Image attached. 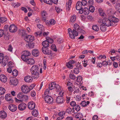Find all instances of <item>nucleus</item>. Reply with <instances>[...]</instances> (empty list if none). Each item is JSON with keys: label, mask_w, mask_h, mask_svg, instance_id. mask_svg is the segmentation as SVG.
Wrapping results in <instances>:
<instances>
[{"label": "nucleus", "mask_w": 120, "mask_h": 120, "mask_svg": "<svg viewBox=\"0 0 120 120\" xmlns=\"http://www.w3.org/2000/svg\"><path fill=\"white\" fill-rule=\"evenodd\" d=\"M13 64L12 62L10 61L8 63V65L9 67L12 68L13 67Z\"/></svg>", "instance_id": "nucleus-55"}, {"label": "nucleus", "mask_w": 120, "mask_h": 120, "mask_svg": "<svg viewBox=\"0 0 120 120\" xmlns=\"http://www.w3.org/2000/svg\"><path fill=\"white\" fill-rule=\"evenodd\" d=\"M31 53L30 52L27 51H24L23 54L21 56V58L22 60H26V59H28V56H30Z\"/></svg>", "instance_id": "nucleus-3"}, {"label": "nucleus", "mask_w": 120, "mask_h": 120, "mask_svg": "<svg viewBox=\"0 0 120 120\" xmlns=\"http://www.w3.org/2000/svg\"><path fill=\"white\" fill-rule=\"evenodd\" d=\"M74 29L73 30V32L74 33H76L75 35L76 36H78V34L77 31L79 30L80 27L77 24L75 23L74 25Z\"/></svg>", "instance_id": "nucleus-9"}, {"label": "nucleus", "mask_w": 120, "mask_h": 120, "mask_svg": "<svg viewBox=\"0 0 120 120\" xmlns=\"http://www.w3.org/2000/svg\"><path fill=\"white\" fill-rule=\"evenodd\" d=\"M46 38L48 40L49 43L52 44L53 42V40L49 37H46Z\"/></svg>", "instance_id": "nucleus-42"}, {"label": "nucleus", "mask_w": 120, "mask_h": 120, "mask_svg": "<svg viewBox=\"0 0 120 120\" xmlns=\"http://www.w3.org/2000/svg\"><path fill=\"white\" fill-rule=\"evenodd\" d=\"M42 44L43 46V47L46 48L48 47L49 46V43L47 40L43 41L42 43Z\"/></svg>", "instance_id": "nucleus-27"}, {"label": "nucleus", "mask_w": 120, "mask_h": 120, "mask_svg": "<svg viewBox=\"0 0 120 120\" xmlns=\"http://www.w3.org/2000/svg\"><path fill=\"white\" fill-rule=\"evenodd\" d=\"M83 11V13L86 15H88L89 13L88 9L86 8H84Z\"/></svg>", "instance_id": "nucleus-37"}, {"label": "nucleus", "mask_w": 120, "mask_h": 120, "mask_svg": "<svg viewBox=\"0 0 120 120\" xmlns=\"http://www.w3.org/2000/svg\"><path fill=\"white\" fill-rule=\"evenodd\" d=\"M83 117V115L82 113H78L77 115H75V117L76 118L79 119L80 118H81Z\"/></svg>", "instance_id": "nucleus-46"}, {"label": "nucleus", "mask_w": 120, "mask_h": 120, "mask_svg": "<svg viewBox=\"0 0 120 120\" xmlns=\"http://www.w3.org/2000/svg\"><path fill=\"white\" fill-rule=\"evenodd\" d=\"M42 34V33L41 31L35 33V35L37 37H39L41 36Z\"/></svg>", "instance_id": "nucleus-44"}, {"label": "nucleus", "mask_w": 120, "mask_h": 120, "mask_svg": "<svg viewBox=\"0 0 120 120\" xmlns=\"http://www.w3.org/2000/svg\"><path fill=\"white\" fill-rule=\"evenodd\" d=\"M27 106V105L25 103H21L18 105V109L19 110L22 111L24 110Z\"/></svg>", "instance_id": "nucleus-11"}, {"label": "nucleus", "mask_w": 120, "mask_h": 120, "mask_svg": "<svg viewBox=\"0 0 120 120\" xmlns=\"http://www.w3.org/2000/svg\"><path fill=\"white\" fill-rule=\"evenodd\" d=\"M51 49L54 51L56 52L57 51V50L56 49V45L54 44H52V45L51 46Z\"/></svg>", "instance_id": "nucleus-47"}, {"label": "nucleus", "mask_w": 120, "mask_h": 120, "mask_svg": "<svg viewBox=\"0 0 120 120\" xmlns=\"http://www.w3.org/2000/svg\"><path fill=\"white\" fill-rule=\"evenodd\" d=\"M56 91L58 92L60 91L61 90V87H60L57 84L56 85Z\"/></svg>", "instance_id": "nucleus-53"}, {"label": "nucleus", "mask_w": 120, "mask_h": 120, "mask_svg": "<svg viewBox=\"0 0 120 120\" xmlns=\"http://www.w3.org/2000/svg\"><path fill=\"white\" fill-rule=\"evenodd\" d=\"M4 34V30H0V37L2 36Z\"/></svg>", "instance_id": "nucleus-61"}, {"label": "nucleus", "mask_w": 120, "mask_h": 120, "mask_svg": "<svg viewBox=\"0 0 120 120\" xmlns=\"http://www.w3.org/2000/svg\"><path fill=\"white\" fill-rule=\"evenodd\" d=\"M7 77L4 75H0V80L3 82H5L7 80Z\"/></svg>", "instance_id": "nucleus-22"}, {"label": "nucleus", "mask_w": 120, "mask_h": 120, "mask_svg": "<svg viewBox=\"0 0 120 120\" xmlns=\"http://www.w3.org/2000/svg\"><path fill=\"white\" fill-rule=\"evenodd\" d=\"M70 61H69L67 64V68L71 69L73 68V67L72 64L70 63Z\"/></svg>", "instance_id": "nucleus-49"}, {"label": "nucleus", "mask_w": 120, "mask_h": 120, "mask_svg": "<svg viewBox=\"0 0 120 120\" xmlns=\"http://www.w3.org/2000/svg\"><path fill=\"white\" fill-rule=\"evenodd\" d=\"M22 37L24 38L25 40L27 42H32L34 39V36L30 35H27V34L25 33H24V34H22Z\"/></svg>", "instance_id": "nucleus-1"}, {"label": "nucleus", "mask_w": 120, "mask_h": 120, "mask_svg": "<svg viewBox=\"0 0 120 120\" xmlns=\"http://www.w3.org/2000/svg\"><path fill=\"white\" fill-rule=\"evenodd\" d=\"M75 108V109L77 111H79L80 109V108L79 105H78L76 104L74 107V109Z\"/></svg>", "instance_id": "nucleus-43"}, {"label": "nucleus", "mask_w": 120, "mask_h": 120, "mask_svg": "<svg viewBox=\"0 0 120 120\" xmlns=\"http://www.w3.org/2000/svg\"><path fill=\"white\" fill-rule=\"evenodd\" d=\"M65 112L64 111H62V112H60L58 114V115L60 116H63L64 115Z\"/></svg>", "instance_id": "nucleus-62"}, {"label": "nucleus", "mask_w": 120, "mask_h": 120, "mask_svg": "<svg viewBox=\"0 0 120 120\" xmlns=\"http://www.w3.org/2000/svg\"><path fill=\"white\" fill-rule=\"evenodd\" d=\"M43 1L45 3L49 5H52V4L51 0H43Z\"/></svg>", "instance_id": "nucleus-52"}, {"label": "nucleus", "mask_w": 120, "mask_h": 120, "mask_svg": "<svg viewBox=\"0 0 120 120\" xmlns=\"http://www.w3.org/2000/svg\"><path fill=\"white\" fill-rule=\"evenodd\" d=\"M89 9L90 11L91 12H93L95 10L94 7L92 6H90Z\"/></svg>", "instance_id": "nucleus-51"}, {"label": "nucleus", "mask_w": 120, "mask_h": 120, "mask_svg": "<svg viewBox=\"0 0 120 120\" xmlns=\"http://www.w3.org/2000/svg\"><path fill=\"white\" fill-rule=\"evenodd\" d=\"M9 31L11 33H14L16 31L17 28L16 26L14 24L11 25L9 27Z\"/></svg>", "instance_id": "nucleus-7"}, {"label": "nucleus", "mask_w": 120, "mask_h": 120, "mask_svg": "<svg viewBox=\"0 0 120 120\" xmlns=\"http://www.w3.org/2000/svg\"><path fill=\"white\" fill-rule=\"evenodd\" d=\"M103 24L107 26H112L111 19L108 18H104L102 20Z\"/></svg>", "instance_id": "nucleus-2"}, {"label": "nucleus", "mask_w": 120, "mask_h": 120, "mask_svg": "<svg viewBox=\"0 0 120 120\" xmlns=\"http://www.w3.org/2000/svg\"><path fill=\"white\" fill-rule=\"evenodd\" d=\"M41 13L42 20L45 21L46 19L47 15L46 12L45 11H41Z\"/></svg>", "instance_id": "nucleus-18"}, {"label": "nucleus", "mask_w": 120, "mask_h": 120, "mask_svg": "<svg viewBox=\"0 0 120 120\" xmlns=\"http://www.w3.org/2000/svg\"><path fill=\"white\" fill-rule=\"evenodd\" d=\"M76 18V16L74 15L71 17L69 21L70 23L74 22L75 21Z\"/></svg>", "instance_id": "nucleus-32"}, {"label": "nucleus", "mask_w": 120, "mask_h": 120, "mask_svg": "<svg viewBox=\"0 0 120 120\" xmlns=\"http://www.w3.org/2000/svg\"><path fill=\"white\" fill-rule=\"evenodd\" d=\"M55 9L57 12L58 13H59L62 11V10L58 7H56Z\"/></svg>", "instance_id": "nucleus-54"}, {"label": "nucleus", "mask_w": 120, "mask_h": 120, "mask_svg": "<svg viewBox=\"0 0 120 120\" xmlns=\"http://www.w3.org/2000/svg\"><path fill=\"white\" fill-rule=\"evenodd\" d=\"M73 34H69V36L70 38L71 39H75V36H76L75 35L76 33H74L73 32Z\"/></svg>", "instance_id": "nucleus-48"}, {"label": "nucleus", "mask_w": 120, "mask_h": 120, "mask_svg": "<svg viewBox=\"0 0 120 120\" xmlns=\"http://www.w3.org/2000/svg\"><path fill=\"white\" fill-rule=\"evenodd\" d=\"M33 79L32 77L30 76H25L24 79L25 81L27 82H30L32 81Z\"/></svg>", "instance_id": "nucleus-24"}, {"label": "nucleus", "mask_w": 120, "mask_h": 120, "mask_svg": "<svg viewBox=\"0 0 120 120\" xmlns=\"http://www.w3.org/2000/svg\"><path fill=\"white\" fill-rule=\"evenodd\" d=\"M100 29L103 32L105 31L106 30V27L105 26L102 24H101L100 26Z\"/></svg>", "instance_id": "nucleus-31"}, {"label": "nucleus", "mask_w": 120, "mask_h": 120, "mask_svg": "<svg viewBox=\"0 0 120 120\" xmlns=\"http://www.w3.org/2000/svg\"><path fill=\"white\" fill-rule=\"evenodd\" d=\"M28 59H26V60H23L24 61L27 62L29 64H33L35 63V61L34 59L32 58H28Z\"/></svg>", "instance_id": "nucleus-17"}, {"label": "nucleus", "mask_w": 120, "mask_h": 120, "mask_svg": "<svg viewBox=\"0 0 120 120\" xmlns=\"http://www.w3.org/2000/svg\"><path fill=\"white\" fill-rule=\"evenodd\" d=\"M65 101L63 97L59 96L56 99V101L58 104H61L63 103Z\"/></svg>", "instance_id": "nucleus-14"}, {"label": "nucleus", "mask_w": 120, "mask_h": 120, "mask_svg": "<svg viewBox=\"0 0 120 120\" xmlns=\"http://www.w3.org/2000/svg\"><path fill=\"white\" fill-rule=\"evenodd\" d=\"M9 109L11 112H15L16 110L17 109L16 106L13 104H11L9 105Z\"/></svg>", "instance_id": "nucleus-16"}, {"label": "nucleus", "mask_w": 120, "mask_h": 120, "mask_svg": "<svg viewBox=\"0 0 120 120\" xmlns=\"http://www.w3.org/2000/svg\"><path fill=\"white\" fill-rule=\"evenodd\" d=\"M7 116L6 113L4 111H0V117L2 119L5 118Z\"/></svg>", "instance_id": "nucleus-21"}, {"label": "nucleus", "mask_w": 120, "mask_h": 120, "mask_svg": "<svg viewBox=\"0 0 120 120\" xmlns=\"http://www.w3.org/2000/svg\"><path fill=\"white\" fill-rule=\"evenodd\" d=\"M18 81L17 79L15 78H12L10 80V82L11 85H13L16 86L18 84Z\"/></svg>", "instance_id": "nucleus-15"}, {"label": "nucleus", "mask_w": 120, "mask_h": 120, "mask_svg": "<svg viewBox=\"0 0 120 120\" xmlns=\"http://www.w3.org/2000/svg\"><path fill=\"white\" fill-rule=\"evenodd\" d=\"M11 95L6 94L5 96V98L6 100L9 101L11 103L13 102V99L12 98Z\"/></svg>", "instance_id": "nucleus-23"}, {"label": "nucleus", "mask_w": 120, "mask_h": 120, "mask_svg": "<svg viewBox=\"0 0 120 120\" xmlns=\"http://www.w3.org/2000/svg\"><path fill=\"white\" fill-rule=\"evenodd\" d=\"M12 74L13 76H16L18 74V71L16 69L13 70L12 72Z\"/></svg>", "instance_id": "nucleus-41"}, {"label": "nucleus", "mask_w": 120, "mask_h": 120, "mask_svg": "<svg viewBox=\"0 0 120 120\" xmlns=\"http://www.w3.org/2000/svg\"><path fill=\"white\" fill-rule=\"evenodd\" d=\"M5 90L3 87H0V95L4 94L5 93Z\"/></svg>", "instance_id": "nucleus-36"}, {"label": "nucleus", "mask_w": 120, "mask_h": 120, "mask_svg": "<svg viewBox=\"0 0 120 120\" xmlns=\"http://www.w3.org/2000/svg\"><path fill=\"white\" fill-rule=\"evenodd\" d=\"M82 77L81 76H78L77 77L76 81L79 82V83H81V82L82 81Z\"/></svg>", "instance_id": "nucleus-40"}, {"label": "nucleus", "mask_w": 120, "mask_h": 120, "mask_svg": "<svg viewBox=\"0 0 120 120\" xmlns=\"http://www.w3.org/2000/svg\"><path fill=\"white\" fill-rule=\"evenodd\" d=\"M7 20V19L5 17H1L0 18V22L3 23L6 21Z\"/></svg>", "instance_id": "nucleus-45"}, {"label": "nucleus", "mask_w": 120, "mask_h": 120, "mask_svg": "<svg viewBox=\"0 0 120 120\" xmlns=\"http://www.w3.org/2000/svg\"><path fill=\"white\" fill-rule=\"evenodd\" d=\"M35 106L34 102L32 101L29 102L28 104V108L31 110L35 108Z\"/></svg>", "instance_id": "nucleus-12"}, {"label": "nucleus", "mask_w": 120, "mask_h": 120, "mask_svg": "<svg viewBox=\"0 0 120 120\" xmlns=\"http://www.w3.org/2000/svg\"><path fill=\"white\" fill-rule=\"evenodd\" d=\"M92 119L93 120H98V117L97 115H94L93 116Z\"/></svg>", "instance_id": "nucleus-64"}, {"label": "nucleus", "mask_w": 120, "mask_h": 120, "mask_svg": "<svg viewBox=\"0 0 120 120\" xmlns=\"http://www.w3.org/2000/svg\"><path fill=\"white\" fill-rule=\"evenodd\" d=\"M69 76L70 79L72 80H74L76 78L75 76L73 74H70Z\"/></svg>", "instance_id": "nucleus-50"}, {"label": "nucleus", "mask_w": 120, "mask_h": 120, "mask_svg": "<svg viewBox=\"0 0 120 120\" xmlns=\"http://www.w3.org/2000/svg\"><path fill=\"white\" fill-rule=\"evenodd\" d=\"M112 23V26H115L116 24L115 23H117L118 22L119 20L118 18H116L114 17H112L111 19Z\"/></svg>", "instance_id": "nucleus-13"}, {"label": "nucleus", "mask_w": 120, "mask_h": 120, "mask_svg": "<svg viewBox=\"0 0 120 120\" xmlns=\"http://www.w3.org/2000/svg\"><path fill=\"white\" fill-rule=\"evenodd\" d=\"M71 3V0H69L68 4H66V9L67 11H69L70 10Z\"/></svg>", "instance_id": "nucleus-30"}, {"label": "nucleus", "mask_w": 120, "mask_h": 120, "mask_svg": "<svg viewBox=\"0 0 120 120\" xmlns=\"http://www.w3.org/2000/svg\"><path fill=\"white\" fill-rule=\"evenodd\" d=\"M76 102L74 101H72L70 102V105L73 107L72 109H74V107L76 105Z\"/></svg>", "instance_id": "nucleus-56"}, {"label": "nucleus", "mask_w": 120, "mask_h": 120, "mask_svg": "<svg viewBox=\"0 0 120 120\" xmlns=\"http://www.w3.org/2000/svg\"><path fill=\"white\" fill-rule=\"evenodd\" d=\"M76 67L74 69L73 71L75 74H77L79 72V70L82 69V66L81 64L79 63L76 64Z\"/></svg>", "instance_id": "nucleus-6"}, {"label": "nucleus", "mask_w": 120, "mask_h": 120, "mask_svg": "<svg viewBox=\"0 0 120 120\" xmlns=\"http://www.w3.org/2000/svg\"><path fill=\"white\" fill-rule=\"evenodd\" d=\"M21 90L22 93L27 94L30 91L29 87L26 85H24L21 87Z\"/></svg>", "instance_id": "nucleus-4"}, {"label": "nucleus", "mask_w": 120, "mask_h": 120, "mask_svg": "<svg viewBox=\"0 0 120 120\" xmlns=\"http://www.w3.org/2000/svg\"><path fill=\"white\" fill-rule=\"evenodd\" d=\"M117 52V50H116L115 49H111L110 50V52H109V53L110 54H111V55H112V53H114Z\"/></svg>", "instance_id": "nucleus-57"}, {"label": "nucleus", "mask_w": 120, "mask_h": 120, "mask_svg": "<svg viewBox=\"0 0 120 120\" xmlns=\"http://www.w3.org/2000/svg\"><path fill=\"white\" fill-rule=\"evenodd\" d=\"M92 29L93 30L96 31H98L99 29L98 26L96 25H93Z\"/></svg>", "instance_id": "nucleus-38"}, {"label": "nucleus", "mask_w": 120, "mask_h": 120, "mask_svg": "<svg viewBox=\"0 0 120 120\" xmlns=\"http://www.w3.org/2000/svg\"><path fill=\"white\" fill-rule=\"evenodd\" d=\"M24 94L22 92H20L17 95L18 98L19 99H21L23 98L24 97Z\"/></svg>", "instance_id": "nucleus-39"}, {"label": "nucleus", "mask_w": 120, "mask_h": 120, "mask_svg": "<svg viewBox=\"0 0 120 120\" xmlns=\"http://www.w3.org/2000/svg\"><path fill=\"white\" fill-rule=\"evenodd\" d=\"M42 97L44 98L45 102L47 103L50 104L52 103L53 101V100L52 97L50 96L42 95Z\"/></svg>", "instance_id": "nucleus-5"}, {"label": "nucleus", "mask_w": 120, "mask_h": 120, "mask_svg": "<svg viewBox=\"0 0 120 120\" xmlns=\"http://www.w3.org/2000/svg\"><path fill=\"white\" fill-rule=\"evenodd\" d=\"M42 52L46 55H49L52 53V52L49 50L48 47H42Z\"/></svg>", "instance_id": "nucleus-8"}, {"label": "nucleus", "mask_w": 120, "mask_h": 120, "mask_svg": "<svg viewBox=\"0 0 120 120\" xmlns=\"http://www.w3.org/2000/svg\"><path fill=\"white\" fill-rule=\"evenodd\" d=\"M57 85V84H56L55 82H52L49 84V89L51 90L54 88H55L56 85Z\"/></svg>", "instance_id": "nucleus-20"}, {"label": "nucleus", "mask_w": 120, "mask_h": 120, "mask_svg": "<svg viewBox=\"0 0 120 120\" xmlns=\"http://www.w3.org/2000/svg\"><path fill=\"white\" fill-rule=\"evenodd\" d=\"M50 25L52 24L54 25L55 23H56V21L55 20L53 19H50Z\"/></svg>", "instance_id": "nucleus-59"}, {"label": "nucleus", "mask_w": 120, "mask_h": 120, "mask_svg": "<svg viewBox=\"0 0 120 120\" xmlns=\"http://www.w3.org/2000/svg\"><path fill=\"white\" fill-rule=\"evenodd\" d=\"M37 26L41 30V31H42V29H43V26L42 25L38 24V25Z\"/></svg>", "instance_id": "nucleus-58"}, {"label": "nucleus", "mask_w": 120, "mask_h": 120, "mask_svg": "<svg viewBox=\"0 0 120 120\" xmlns=\"http://www.w3.org/2000/svg\"><path fill=\"white\" fill-rule=\"evenodd\" d=\"M32 54L34 56L37 57L39 54V52L37 49H34L32 51Z\"/></svg>", "instance_id": "nucleus-26"}, {"label": "nucleus", "mask_w": 120, "mask_h": 120, "mask_svg": "<svg viewBox=\"0 0 120 120\" xmlns=\"http://www.w3.org/2000/svg\"><path fill=\"white\" fill-rule=\"evenodd\" d=\"M70 97H66V102L68 103H69L70 102Z\"/></svg>", "instance_id": "nucleus-63"}, {"label": "nucleus", "mask_w": 120, "mask_h": 120, "mask_svg": "<svg viewBox=\"0 0 120 120\" xmlns=\"http://www.w3.org/2000/svg\"><path fill=\"white\" fill-rule=\"evenodd\" d=\"M74 110V109L73 110L72 109L70 108V107H68L67 109H66V112L67 113H68L69 114H70L71 113V112L72 111V112L73 113Z\"/></svg>", "instance_id": "nucleus-33"}, {"label": "nucleus", "mask_w": 120, "mask_h": 120, "mask_svg": "<svg viewBox=\"0 0 120 120\" xmlns=\"http://www.w3.org/2000/svg\"><path fill=\"white\" fill-rule=\"evenodd\" d=\"M81 3L82 4L83 6H85L87 3V2L86 0H82Z\"/></svg>", "instance_id": "nucleus-60"}, {"label": "nucleus", "mask_w": 120, "mask_h": 120, "mask_svg": "<svg viewBox=\"0 0 120 120\" xmlns=\"http://www.w3.org/2000/svg\"><path fill=\"white\" fill-rule=\"evenodd\" d=\"M32 74V77L34 79H37L39 77V72H37L32 73H31Z\"/></svg>", "instance_id": "nucleus-25"}, {"label": "nucleus", "mask_w": 120, "mask_h": 120, "mask_svg": "<svg viewBox=\"0 0 120 120\" xmlns=\"http://www.w3.org/2000/svg\"><path fill=\"white\" fill-rule=\"evenodd\" d=\"M90 103L89 101H87L86 102L85 101H83L80 103V104L83 107H85L89 105Z\"/></svg>", "instance_id": "nucleus-29"}, {"label": "nucleus", "mask_w": 120, "mask_h": 120, "mask_svg": "<svg viewBox=\"0 0 120 120\" xmlns=\"http://www.w3.org/2000/svg\"><path fill=\"white\" fill-rule=\"evenodd\" d=\"M82 6L83 5L81 4V2L80 1H78L76 3V8L77 10H79L80 9H83Z\"/></svg>", "instance_id": "nucleus-19"}, {"label": "nucleus", "mask_w": 120, "mask_h": 120, "mask_svg": "<svg viewBox=\"0 0 120 120\" xmlns=\"http://www.w3.org/2000/svg\"><path fill=\"white\" fill-rule=\"evenodd\" d=\"M30 70L31 73H32L37 72H39V68L38 66L36 65H33L32 67Z\"/></svg>", "instance_id": "nucleus-10"}, {"label": "nucleus", "mask_w": 120, "mask_h": 120, "mask_svg": "<svg viewBox=\"0 0 120 120\" xmlns=\"http://www.w3.org/2000/svg\"><path fill=\"white\" fill-rule=\"evenodd\" d=\"M35 43L34 42L32 43H28L26 44V46L30 48H33L34 47Z\"/></svg>", "instance_id": "nucleus-28"}, {"label": "nucleus", "mask_w": 120, "mask_h": 120, "mask_svg": "<svg viewBox=\"0 0 120 120\" xmlns=\"http://www.w3.org/2000/svg\"><path fill=\"white\" fill-rule=\"evenodd\" d=\"M8 58L7 56H5L3 57L2 58V60L4 63H5V65H6L8 62Z\"/></svg>", "instance_id": "nucleus-34"}, {"label": "nucleus", "mask_w": 120, "mask_h": 120, "mask_svg": "<svg viewBox=\"0 0 120 120\" xmlns=\"http://www.w3.org/2000/svg\"><path fill=\"white\" fill-rule=\"evenodd\" d=\"M32 115L35 117L37 116L38 114V113L37 110L35 109L32 112Z\"/></svg>", "instance_id": "nucleus-35"}]
</instances>
